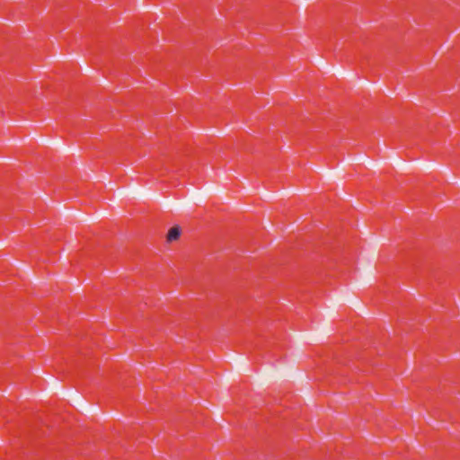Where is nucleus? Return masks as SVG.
Listing matches in <instances>:
<instances>
[{
	"label": "nucleus",
	"mask_w": 460,
	"mask_h": 460,
	"mask_svg": "<svg viewBox=\"0 0 460 460\" xmlns=\"http://www.w3.org/2000/svg\"><path fill=\"white\" fill-rule=\"evenodd\" d=\"M181 235V229L178 226H174L170 229L167 239L169 242L174 241Z\"/></svg>",
	"instance_id": "nucleus-1"
}]
</instances>
